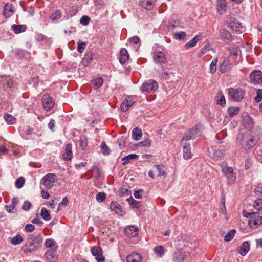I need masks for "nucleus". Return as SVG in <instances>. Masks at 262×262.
<instances>
[{
    "instance_id": "nucleus-1",
    "label": "nucleus",
    "mask_w": 262,
    "mask_h": 262,
    "mask_svg": "<svg viewBox=\"0 0 262 262\" xmlns=\"http://www.w3.org/2000/svg\"><path fill=\"white\" fill-rule=\"evenodd\" d=\"M43 239L40 234H30L23 249L25 253H31L38 250L41 246Z\"/></svg>"
},
{
    "instance_id": "nucleus-2",
    "label": "nucleus",
    "mask_w": 262,
    "mask_h": 262,
    "mask_svg": "<svg viewBox=\"0 0 262 262\" xmlns=\"http://www.w3.org/2000/svg\"><path fill=\"white\" fill-rule=\"evenodd\" d=\"M227 91L230 97L235 102L241 101L245 94V90L241 88H237V89L230 88Z\"/></svg>"
},
{
    "instance_id": "nucleus-3",
    "label": "nucleus",
    "mask_w": 262,
    "mask_h": 262,
    "mask_svg": "<svg viewBox=\"0 0 262 262\" xmlns=\"http://www.w3.org/2000/svg\"><path fill=\"white\" fill-rule=\"evenodd\" d=\"M203 127L200 124H197L186 133L182 139V141H187L195 139L200 134Z\"/></svg>"
},
{
    "instance_id": "nucleus-4",
    "label": "nucleus",
    "mask_w": 262,
    "mask_h": 262,
    "mask_svg": "<svg viewBox=\"0 0 262 262\" xmlns=\"http://www.w3.org/2000/svg\"><path fill=\"white\" fill-rule=\"evenodd\" d=\"M158 86V83L156 80L149 79L142 84L140 89L143 93H154L157 90Z\"/></svg>"
},
{
    "instance_id": "nucleus-5",
    "label": "nucleus",
    "mask_w": 262,
    "mask_h": 262,
    "mask_svg": "<svg viewBox=\"0 0 262 262\" xmlns=\"http://www.w3.org/2000/svg\"><path fill=\"white\" fill-rule=\"evenodd\" d=\"M222 171L226 176L228 181L231 183H234L236 180V175L233 171L232 167H229L226 165H222Z\"/></svg>"
},
{
    "instance_id": "nucleus-6",
    "label": "nucleus",
    "mask_w": 262,
    "mask_h": 262,
    "mask_svg": "<svg viewBox=\"0 0 262 262\" xmlns=\"http://www.w3.org/2000/svg\"><path fill=\"white\" fill-rule=\"evenodd\" d=\"M226 23L227 27L230 28L233 30L242 32V30H243L241 23L237 21L233 17L229 16H227L226 17Z\"/></svg>"
},
{
    "instance_id": "nucleus-7",
    "label": "nucleus",
    "mask_w": 262,
    "mask_h": 262,
    "mask_svg": "<svg viewBox=\"0 0 262 262\" xmlns=\"http://www.w3.org/2000/svg\"><path fill=\"white\" fill-rule=\"evenodd\" d=\"M262 224V216L257 212H252V216L248 221V225L251 228H256Z\"/></svg>"
},
{
    "instance_id": "nucleus-8",
    "label": "nucleus",
    "mask_w": 262,
    "mask_h": 262,
    "mask_svg": "<svg viewBox=\"0 0 262 262\" xmlns=\"http://www.w3.org/2000/svg\"><path fill=\"white\" fill-rule=\"evenodd\" d=\"M56 181V176L54 174L49 173L42 178V184L46 188L50 189L54 186Z\"/></svg>"
},
{
    "instance_id": "nucleus-9",
    "label": "nucleus",
    "mask_w": 262,
    "mask_h": 262,
    "mask_svg": "<svg viewBox=\"0 0 262 262\" xmlns=\"http://www.w3.org/2000/svg\"><path fill=\"white\" fill-rule=\"evenodd\" d=\"M92 254L95 257L97 262H104V257L102 255V250L98 246H93L91 248Z\"/></svg>"
},
{
    "instance_id": "nucleus-10",
    "label": "nucleus",
    "mask_w": 262,
    "mask_h": 262,
    "mask_svg": "<svg viewBox=\"0 0 262 262\" xmlns=\"http://www.w3.org/2000/svg\"><path fill=\"white\" fill-rule=\"evenodd\" d=\"M250 80L254 84L262 82V73L260 71H254L250 75Z\"/></svg>"
},
{
    "instance_id": "nucleus-11",
    "label": "nucleus",
    "mask_w": 262,
    "mask_h": 262,
    "mask_svg": "<svg viewBox=\"0 0 262 262\" xmlns=\"http://www.w3.org/2000/svg\"><path fill=\"white\" fill-rule=\"evenodd\" d=\"M153 58L155 62L160 65L165 63L167 60L165 54L161 51H157L154 53Z\"/></svg>"
},
{
    "instance_id": "nucleus-12",
    "label": "nucleus",
    "mask_w": 262,
    "mask_h": 262,
    "mask_svg": "<svg viewBox=\"0 0 262 262\" xmlns=\"http://www.w3.org/2000/svg\"><path fill=\"white\" fill-rule=\"evenodd\" d=\"M135 103V100L132 96L127 97L120 106L121 111H127Z\"/></svg>"
},
{
    "instance_id": "nucleus-13",
    "label": "nucleus",
    "mask_w": 262,
    "mask_h": 262,
    "mask_svg": "<svg viewBox=\"0 0 262 262\" xmlns=\"http://www.w3.org/2000/svg\"><path fill=\"white\" fill-rule=\"evenodd\" d=\"M42 104L43 108L47 110H50L54 106V102L52 101L51 97L49 95H44L42 98Z\"/></svg>"
},
{
    "instance_id": "nucleus-14",
    "label": "nucleus",
    "mask_w": 262,
    "mask_h": 262,
    "mask_svg": "<svg viewBox=\"0 0 262 262\" xmlns=\"http://www.w3.org/2000/svg\"><path fill=\"white\" fill-rule=\"evenodd\" d=\"M216 10L220 15H223L227 10V2L226 0H216Z\"/></svg>"
},
{
    "instance_id": "nucleus-15",
    "label": "nucleus",
    "mask_w": 262,
    "mask_h": 262,
    "mask_svg": "<svg viewBox=\"0 0 262 262\" xmlns=\"http://www.w3.org/2000/svg\"><path fill=\"white\" fill-rule=\"evenodd\" d=\"M124 232L128 237H135L138 235V229L135 226H129L125 228Z\"/></svg>"
},
{
    "instance_id": "nucleus-16",
    "label": "nucleus",
    "mask_w": 262,
    "mask_h": 262,
    "mask_svg": "<svg viewBox=\"0 0 262 262\" xmlns=\"http://www.w3.org/2000/svg\"><path fill=\"white\" fill-rule=\"evenodd\" d=\"M221 39L228 43L232 40V36L229 31L225 29H221L220 33Z\"/></svg>"
},
{
    "instance_id": "nucleus-17",
    "label": "nucleus",
    "mask_w": 262,
    "mask_h": 262,
    "mask_svg": "<svg viewBox=\"0 0 262 262\" xmlns=\"http://www.w3.org/2000/svg\"><path fill=\"white\" fill-rule=\"evenodd\" d=\"M249 133H246L243 134L238 135L237 140L239 143V144L242 148H244V146L246 143H247L248 140L249 139V137L250 136Z\"/></svg>"
},
{
    "instance_id": "nucleus-18",
    "label": "nucleus",
    "mask_w": 262,
    "mask_h": 262,
    "mask_svg": "<svg viewBox=\"0 0 262 262\" xmlns=\"http://www.w3.org/2000/svg\"><path fill=\"white\" fill-rule=\"evenodd\" d=\"M14 10L11 4L7 3L4 6L3 15L5 17H10L13 13Z\"/></svg>"
},
{
    "instance_id": "nucleus-19",
    "label": "nucleus",
    "mask_w": 262,
    "mask_h": 262,
    "mask_svg": "<svg viewBox=\"0 0 262 262\" xmlns=\"http://www.w3.org/2000/svg\"><path fill=\"white\" fill-rule=\"evenodd\" d=\"M142 258L140 254L138 253H133L126 257L127 262H141Z\"/></svg>"
},
{
    "instance_id": "nucleus-20",
    "label": "nucleus",
    "mask_w": 262,
    "mask_h": 262,
    "mask_svg": "<svg viewBox=\"0 0 262 262\" xmlns=\"http://www.w3.org/2000/svg\"><path fill=\"white\" fill-rule=\"evenodd\" d=\"M73 156L72 145L67 144L66 146V152L62 154V158L66 161L70 160Z\"/></svg>"
},
{
    "instance_id": "nucleus-21",
    "label": "nucleus",
    "mask_w": 262,
    "mask_h": 262,
    "mask_svg": "<svg viewBox=\"0 0 262 262\" xmlns=\"http://www.w3.org/2000/svg\"><path fill=\"white\" fill-rule=\"evenodd\" d=\"M110 208L118 215H122V209L117 202L112 201L110 204Z\"/></svg>"
},
{
    "instance_id": "nucleus-22",
    "label": "nucleus",
    "mask_w": 262,
    "mask_h": 262,
    "mask_svg": "<svg viewBox=\"0 0 262 262\" xmlns=\"http://www.w3.org/2000/svg\"><path fill=\"white\" fill-rule=\"evenodd\" d=\"M242 123L246 128H250L253 126V121L249 115L246 114L243 117Z\"/></svg>"
},
{
    "instance_id": "nucleus-23",
    "label": "nucleus",
    "mask_w": 262,
    "mask_h": 262,
    "mask_svg": "<svg viewBox=\"0 0 262 262\" xmlns=\"http://www.w3.org/2000/svg\"><path fill=\"white\" fill-rule=\"evenodd\" d=\"M129 55L127 50L125 48H122L120 51V62L123 64L126 62L128 59Z\"/></svg>"
},
{
    "instance_id": "nucleus-24",
    "label": "nucleus",
    "mask_w": 262,
    "mask_h": 262,
    "mask_svg": "<svg viewBox=\"0 0 262 262\" xmlns=\"http://www.w3.org/2000/svg\"><path fill=\"white\" fill-rule=\"evenodd\" d=\"M183 157L185 159L188 160L191 158V147L189 144H185L183 148Z\"/></svg>"
},
{
    "instance_id": "nucleus-25",
    "label": "nucleus",
    "mask_w": 262,
    "mask_h": 262,
    "mask_svg": "<svg viewBox=\"0 0 262 262\" xmlns=\"http://www.w3.org/2000/svg\"><path fill=\"white\" fill-rule=\"evenodd\" d=\"M250 250V246L248 242H244L238 251L242 256H245Z\"/></svg>"
},
{
    "instance_id": "nucleus-26",
    "label": "nucleus",
    "mask_w": 262,
    "mask_h": 262,
    "mask_svg": "<svg viewBox=\"0 0 262 262\" xmlns=\"http://www.w3.org/2000/svg\"><path fill=\"white\" fill-rule=\"evenodd\" d=\"M142 136V130L139 127H136L132 131V138L135 141L139 140Z\"/></svg>"
},
{
    "instance_id": "nucleus-27",
    "label": "nucleus",
    "mask_w": 262,
    "mask_h": 262,
    "mask_svg": "<svg viewBox=\"0 0 262 262\" xmlns=\"http://www.w3.org/2000/svg\"><path fill=\"white\" fill-rule=\"evenodd\" d=\"M256 144V141L254 139V137L250 134L249 139L247 143L245 144L244 149L248 150L253 147Z\"/></svg>"
},
{
    "instance_id": "nucleus-28",
    "label": "nucleus",
    "mask_w": 262,
    "mask_h": 262,
    "mask_svg": "<svg viewBox=\"0 0 262 262\" xmlns=\"http://www.w3.org/2000/svg\"><path fill=\"white\" fill-rule=\"evenodd\" d=\"M158 76L162 79L168 80L170 77V73L164 69H161L158 71Z\"/></svg>"
},
{
    "instance_id": "nucleus-29",
    "label": "nucleus",
    "mask_w": 262,
    "mask_h": 262,
    "mask_svg": "<svg viewBox=\"0 0 262 262\" xmlns=\"http://www.w3.org/2000/svg\"><path fill=\"white\" fill-rule=\"evenodd\" d=\"M231 69V66L229 63V60L225 59L223 61L219 68L220 71L224 73Z\"/></svg>"
},
{
    "instance_id": "nucleus-30",
    "label": "nucleus",
    "mask_w": 262,
    "mask_h": 262,
    "mask_svg": "<svg viewBox=\"0 0 262 262\" xmlns=\"http://www.w3.org/2000/svg\"><path fill=\"white\" fill-rule=\"evenodd\" d=\"M103 83V80L102 78H98L96 79L93 80L91 84L94 89L96 90L100 88Z\"/></svg>"
},
{
    "instance_id": "nucleus-31",
    "label": "nucleus",
    "mask_w": 262,
    "mask_h": 262,
    "mask_svg": "<svg viewBox=\"0 0 262 262\" xmlns=\"http://www.w3.org/2000/svg\"><path fill=\"white\" fill-rule=\"evenodd\" d=\"M216 103L221 106H224L226 104V100L222 93H219L216 97Z\"/></svg>"
},
{
    "instance_id": "nucleus-32",
    "label": "nucleus",
    "mask_w": 262,
    "mask_h": 262,
    "mask_svg": "<svg viewBox=\"0 0 262 262\" xmlns=\"http://www.w3.org/2000/svg\"><path fill=\"white\" fill-rule=\"evenodd\" d=\"M138 157V156L135 154L128 155L122 159V160L123 161L122 163V165H125L128 164L130 160L135 159Z\"/></svg>"
},
{
    "instance_id": "nucleus-33",
    "label": "nucleus",
    "mask_w": 262,
    "mask_h": 262,
    "mask_svg": "<svg viewBox=\"0 0 262 262\" xmlns=\"http://www.w3.org/2000/svg\"><path fill=\"white\" fill-rule=\"evenodd\" d=\"M12 28L15 34H18L24 32L26 30V27L22 25H13Z\"/></svg>"
},
{
    "instance_id": "nucleus-34",
    "label": "nucleus",
    "mask_w": 262,
    "mask_h": 262,
    "mask_svg": "<svg viewBox=\"0 0 262 262\" xmlns=\"http://www.w3.org/2000/svg\"><path fill=\"white\" fill-rule=\"evenodd\" d=\"M200 40V36L196 35L193 39L190 40L188 43H187L185 47L186 48H188L189 47H194L197 42Z\"/></svg>"
},
{
    "instance_id": "nucleus-35",
    "label": "nucleus",
    "mask_w": 262,
    "mask_h": 262,
    "mask_svg": "<svg viewBox=\"0 0 262 262\" xmlns=\"http://www.w3.org/2000/svg\"><path fill=\"white\" fill-rule=\"evenodd\" d=\"M174 257L178 261L182 262L186 258V254L184 252L179 251L175 253Z\"/></svg>"
},
{
    "instance_id": "nucleus-36",
    "label": "nucleus",
    "mask_w": 262,
    "mask_h": 262,
    "mask_svg": "<svg viewBox=\"0 0 262 262\" xmlns=\"http://www.w3.org/2000/svg\"><path fill=\"white\" fill-rule=\"evenodd\" d=\"M154 167L155 169V172L156 173L157 177H160L165 174L164 166L157 165H155Z\"/></svg>"
},
{
    "instance_id": "nucleus-37",
    "label": "nucleus",
    "mask_w": 262,
    "mask_h": 262,
    "mask_svg": "<svg viewBox=\"0 0 262 262\" xmlns=\"http://www.w3.org/2000/svg\"><path fill=\"white\" fill-rule=\"evenodd\" d=\"M4 118L7 124H14L16 122V118L11 114H5L4 115Z\"/></svg>"
},
{
    "instance_id": "nucleus-38",
    "label": "nucleus",
    "mask_w": 262,
    "mask_h": 262,
    "mask_svg": "<svg viewBox=\"0 0 262 262\" xmlns=\"http://www.w3.org/2000/svg\"><path fill=\"white\" fill-rule=\"evenodd\" d=\"M236 233L235 229H232L228 231L227 234L225 235L224 240L226 242H229L232 240Z\"/></svg>"
},
{
    "instance_id": "nucleus-39",
    "label": "nucleus",
    "mask_w": 262,
    "mask_h": 262,
    "mask_svg": "<svg viewBox=\"0 0 262 262\" xmlns=\"http://www.w3.org/2000/svg\"><path fill=\"white\" fill-rule=\"evenodd\" d=\"M127 201L133 208H139L141 206L140 202L135 200L132 196L128 198Z\"/></svg>"
},
{
    "instance_id": "nucleus-40",
    "label": "nucleus",
    "mask_w": 262,
    "mask_h": 262,
    "mask_svg": "<svg viewBox=\"0 0 262 262\" xmlns=\"http://www.w3.org/2000/svg\"><path fill=\"white\" fill-rule=\"evenodd\" d=\"M230 117H233L237 115L239 112V108L238 107H230L228 110Z\"/></svg>"
},
{
    "instance_id": "nucleus-41",
    "label": "nucleus",
    "mask_w": 262,
    "mask_h": 262,
    "mask_svg": "<svg viewBox=\"0 0 262 262\" xmlns=\"http://www.w3.org/2000/svg\"><path fill=\"white\" fill-rule=\"evenodd\" d=\"M141 5L148 10H151L154 7V4L149 0H143L142 2Z\"/></svg>"
},
{
    "instance_id": "nucleus-42",
    "label": "nucleus",
    "mask_w": 262,
    "mask_h": 262,
    "mask_svg": "<svg viewBox=\"0 0 262 262\" xmlns=\"http://www.w3.org/2000/svg\"><path fill=\"white\" fill-rule=\"evenodd\" d=\"M23 241V238L22 236L20 234H18L11 239V242L12 245H17L20 244Z\"/></svg>"
},
{
    "instance_id": "nucleus-43",
    "label": "nucleus",
    "mask_w": 262,
    "mask_h": 262,
    "mask_svg": "<svg viewBox=\"0 0 262 262\" xmlns=\"http://www.w3.org/2000/svg\"><path fill=\"white\" fill-rule=\"evenodd\" d=\"M40 215L45 221H49L51 219L48 211L45 208L41 209Z\"/></svg>"
},
{
    "instance_id": "nucleus-44",
    "label": "nucleus",
    "mask_w": 262,
    "mask_h": 262,
    "mask_svg": "<svg viewBox=\"0 0 262 262\" xmlns=\"http://www.w3.org/2000/svg\"><path fill=\"white\" fill-rule=\"evenodd\" d=\"M155 253L158 256H162L164 253V249L162 246L156 247L154 248Z\"/></svg>"
},
{
    "instance_id": "nucleus-45",
    "label": "nucleus",
    "mask_w": 262,
    "mask_h": 262,
    "mask_svg": "<svg viewBox=\"0 0 262 262\" xmlns=\"http://www.w3.org/2000/svg\"><path fill=\"white\" fill-rule=\"evenodd\" d=\"M61 11L57 10L50 16V18L52 21H57L61 18Z\"/></svg>"
},
{
    "instance_id": "nucleus-46",
    "label": "nucleus",
    "mask_w": 262,
    "mask_h": 262,
    "mask_svg": "<svg viewBox=\"0 0 262 262\" xmlns=\"http://www.w3.org/2000/svg\"><path fill=\"white\" fill-rule=\"evenodd\" d=\"M254 207L255 209L258 211L262 210V198H258L255 201Z\"/></svg>"
},
{
    "instance_id": "nucleus-47",
    "label": "nucleus",
    "mask_w": 262,
    "mask_h": 262,
    "mask_svg": "<svg viewBox=\"0 0 262 262\" xmlns=\"http://www.w3.org/2000/svg\"><path fill=\"white\" fill-rule=\"evenodd\" d=\"M217 62V58H215L213 59L212 61L210 66V72L212 74H213L215 72L216 70V66Z\"/></svg>"
},
{
    "instance_id": "nucleus-48",
    "label": "nucleus",
    "mask_w": 262,
    "mask_h": 262,
    "mask_svg": "<svg viewBox=\"0 0 262 262\" xmlns=\"http://www.w3.org/2000/svg\"><path fill=\"white\" fill-rule=\"evenodd\" d=\"M221 204H222V206L221 207V211L224 213V214H226L227 213V211H226V207H225V195L224 194H222V196H221Z\"/></svg>"
},
{
    "instance_id": "nucleus-49",
    "label": "nucleus",
    "mask_w": 262,
    "mask_h": 262,
    "mask_svg": "<svg viewBox=\"0 0 262 262\" xmlns=\"http://www.w3.org/2000/svg\"><path fill=\"white\" fill-rule=\"evenodd\" d=\"M101 150L104 155H108L110 154V149L104 142L101 144Z\"/></svg>"
},
{
    "instance_id": "nucleus-50",
    "label": "nucleus",
    "mask_w": 262,
    "mask_h": 262,
    "mask_svg": "<svg viewBox=\"0 0 262 262\" xmlns=\"http://www.w3.org/2000/svg\"><path fill=\"white\" fill-rule=\"evenodd\" d=\"M25 183V179L23 177H19L15 182V185L17 188H21Z\"/></svg>"
},
{
    "instance_id": "nucleus-51",
    "label": "nucleus",
    "mask_w": 262,
    "mask_h": 262,
    "mask_svg": "<svg viewBox=\"0 0 262 262\" xmlns=\"http://www.w3.org/2000/svg\"><path fill=\"white\" fill-rule=\"evenodd\" d=\"M105 198H106V194L104 192H99L96 195V200L98 202L101 203L103 201H104V200L105 199Z\"/></svg>"
},
{
    "instance_id": "nucleus-52",
    "label": "nucleus",
    "mask_w": 262,
    "mask_h": 262,
    "mask_svg": "<svg viewBox=\"0 0 262 262\" xmlns=\"http://www.w3.org/2000/svg\"><path fill=\"white\" fill-rule=\"evenodd\" d=\"M254 192L258 196H262V183L258 184L254 189Z\"/></svg>"
},
{
    "instance_id": "nucleus-53",
    "label": "nucleus",
    "mask_w": 262,
    "mask_h": 262,
    "mask_svg": "<svg viewBox=\"0 0 262 262\" xmlns=\"http://www.w3.org/2000/svg\"><path fill=\"white\" fill-rule=\"evenodd\" d=\"M256 102H259L262 100V89H258L256 91V96L254 98Z\"/></svg>"
},
{
    "instance_id": "nucleus-54",
    "label": "nucleus",
    "mask_w": 262,
    "mask_h": 262,
    "mask_svg": "<svg viewBox=\"0 0 262 262\" xmlns=\"http://www.w3.org/2000/svg\"><path fill=\"white\" fill-rule=\"evenodd\" d=\"M92 53H88L85 54L83 60V62L84 63L88 64L91 62L92 60Z\"/></svg>"
},
{
    "instance_id": "nucleus-55",
    "label": "nucleus",
    "mask_w": 262,
    "mask_h": 262,
    "mask_svg": "<svg viewBox=\"0 0 262 262\" xmlns=\"http://www.w3.org/2000/svg\"><path fill=\"white\" fill-rule=\"evenodd\" d=\"M80 146L84 149L87 146V139L85 136H82L80 139Z\"/></svg>"
},
{
    "instance_id": "nucleus-56",
    "label": "nucleus",
    "mask_w": 262,
    "mask_h": 262,
    "mask_svg": "<svg viewBox=\"0 0 262 262\" xmlns=\"http://www.w3.org/2000/svg\"><path fill=\"white\" fill-rule=\"evenodd\" d=\"M86 47V43L85 42H79L78 43L77 51L79 53H82Z\"/></svg>"
},
{
    "instance_id": "nucleus-57",
    "label": "nucleus",
    "mask_w": 262,
    "mask_h": 262,
    "mask_svg": "<svg viewBox=\"0 0 262 262\" xmlns=\"http://www.w3.org/2000/svg\"><path fill=\"white\" fill-rule=\"evenodd\" d=\"M90 20V18L87 16H83L80 20V23L83 25H87Z\"/></svg>"
},
{
    "instance_id": "nucleus-58",
    "label": "nucleus",
    "mask_w": 262,
    "mask_h": 262,
    "mask_svg": "<svg viewBox=\"0 0 262 262\" xmlns=\"http://www.w3.org/2000/svg\"><path fill=\"white\" fill-rule=\"evenodd\" d=\"M140 145L144 147H149L151 145V141L149 139H146L139 143Z\"/></svg>"
},
{
    "instance_id": "nucleus-59",
    "label": "nucleus",
    "mask_w": 262,
    "mask_h": 262,
    "mask_svg": "<svg viewBox=\"0 0 262 262\" xmlns=\"http://www.w3.org/2000/svg\"><path fill=\"white\" fill-rule=\"evenodd\" d=\"M31 206V203L30 202L27 201L24 202L22 206V209L24 211H28Z\"/></svg>"
},
{
    "instance_id": "nucleus-60",
    "label": "nucleus",
    "mask_w": 262,
    "mask_h": 262,
    "mask_svg": "<svg viewBox=\"0 0 262 262\" xmlns=\"http://www.w3.org/2000/svg\"><path fill=\"white\" fill-rule=\"evenodd\" d=\"M54 241L52 239H47L45 241V246L47 248L53 247L54 246Z\"/></svg>"
},
{
    "instance_id": "nucleus-61",
    "label": "nucleus",
    "mask_w": 262,
    "mask_h": 262,
    "mask_svg": "<svg viewBox=\"0 0 262 262\" xmlns=\"http://www.w3.org/2000/svg\"><path fill=\"white\" fill-rule=\"evenodd\" d=\"M35 227L31 224H27L25 227V230L28 232H31L34 231Z\"/></svg>"
},
{
    "instance_id": "nucleus-62",
    "label": "nucleus",
    "mask_w": 262,
    "mask_h": 262,
    "mask_svg": "<svg viewBox=\"0 0 262 262\" xmlns=\"http://www.w3.org/2000/svg\"><path fill=\"white\" fill-rule=\"evenodd\" d=\"M55 254L54 252L51 250L47 251L45 253V256L47 259H51L55 257Z\"/></svg>"
},
{
    "instance_id": "nucleus-63",
    "label": "nucleus",
    "mask_w": 262,
    "mask_h": 262,
    "mask_svg": "<svg viewBox=\"0 0 262 262\" xmlns=\"http://www.w3.org/2000/svg\"><path fill=\"white\" fill-rule=\"evenodd\" d=\"M174 36L177 39H183L186 36V33L184 31H181L179 33H175Z\"/></svg>"
},
{
    "instance_id": "nucleus-64",
    "label": "nucleus",
    "mask_w": 262,
    "mask_h": 262,
    "mask_svg": "<svg viewBox=\"0 0 262 262\" xmlns=\"http://www.w3.org/2000/svg\"><path fill=\"white\" fill-rule=\"evenodd\" d=\"M143 190L142 189H140L139 190L135 191L134 192V196L137 199H140L142 198V195L141 193L143 192Z\"/></svg>"
}]
</instances>
